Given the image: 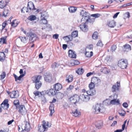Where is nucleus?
I'll return each instance as SVG.
<instances>
[{
  "instance_id": "nucleus-17",
  "label": "nucleus",
  "mask_w": 132,
  "mask_h": 132,
  "mask_svg": "<svg viewBox=\"0 0 132 132\" xmlns=\"http://www.w3.org/2000/svg\"><path fill=\"white\" fill-rule=\"evenodd\" d=\"M62 85L60 83L55 84L54 86V88L56 91H58L61 89L62 88Z\"/></svg>"
},
{
  "instance_id": "nucleus-57",
  "label": "nucleus",
  "mask_w": 132,
  "mask_h": 132,
  "mask_svg": "<svg viewBox=\"0 0 132 132\" xmlns=\"http://www.w3.org/2000/svg\"><path fill=\"white\" fill-rule=\"evenodd\" d=\"M46 13H41V16L42 18H46Z\"/></svg>"
},
{
  "instance_id": "nucleus-46",
  "label": "nucleus",
  "mask_w": 132,
  "mask_h": 132,
  "mask_svg": "<svg viewBox=\"0 0 132 132\" xmlns=\"http://www.w3.org/2000/svg\"><path fill=\"white\" fill-rule=\"evenodd\" d=\"M28 8L26 7H24L23 8L21 9V12L22 13H24L25 12H28Z\"/></svg>"
},
{
  "instance_id": "nucleus-11",
  "label": "nucleus",
  "mask_w": 132,
  "mask_h": 132,
  "mask_svg": "<svg viewBox=\"0 0 132 132\" xmlns=\"http://www.w3.org/2000/svg\"><path fill=\"white\" fill-rule=\"evenodd\" d=\"M90 19L88 15L83 17L81 19V22L82 23H86L90 22Z\"/></svg>"
},
{
  "instance_id": "nucleus-60",
  "label": "nucleus",
  "mask_w": 132,
  "mask_h": 132,
  "mask_svg": "<svg viewBox=\"0 0 132 132\" xmlns=\"http://www.w3.org/2000/svg\"><path fill=\"white\" fill-rule=\"evenodd\" d=\"M59 35L57 34H55L53 35V38L57 39L59 37Z\"/></svg>"
},
{
  "instance_id": "nucleus-19",
  "label": "nucleus",
  "mask_w": 132,
  "mask_h": 132,
  "mask_svg": "<svg viewBox=\"0 0 132 132\" xmlns=\"http://www.w3.org/2000/svg\"><path fill=\"white\" fill-rule=\"evenodd\" d=\"M96 92V91L94 89H89V90L86 91V93L89 96L94 95Z\"/></svg>"
},
{
  "instance_id": "nucleus-6",
  "label": "nucleus",
  "mask_w": 132,
  "mask_h": 132,
  "mask_svg": "<svg viewBox=\"0 0 132 132\" xmlns=\"http://www.w3.org/2000/svg\"><path fill=\"white\" fill-rule=\"evenodd\" d=\"M128 61L126 59H121L120 60L118 63V66L122 69L126 68L127 66Z\"/></svg>"
},
{
  "instance_id": "nucleus-64",
  "label": "nucleus",
  "mask_w": 132,
  "mask_h": 132,
  "mask_svg": "<svg viewBox=\"0 0 132 132\" xmlns=\"http://www.w3.org/2000/svg\"><path fill=\"white\" fill-rule=\"evenodd\" d=\"M119 13H120L119 12H118L116 13L115 14H114V15L113 16V18H116L117 17L118 15L119 14Z\"/></svg>"
},
{
  "instance_id": "nucleus-47",
  "label": "nucleus",
  "mask_w": 132,
  "mask_h": 132,
  "mask_svg": "<svg viewBox=\"0 0 132 132\" xmlns=\"http://www.w3.org/2000/svg\"><path fill=\"white\" fill-rule=\"evenodd\" d=\"M119 115L121 116H124L126 114V112L124 110H121L120 112H118Z\"/></svg>"
},
{
  "instance_id": "nucleus-33",
  "label": "nucleus",
  "mask_w": 132,
  "mask_h": 132,
  "mask_svg": "<svg viewBox=\"0 0 132 132\" xmlns=\"http://www.w3.org/2000/svg\"><path fill=\"white\" fill-rule=\"evenodd\" d=\"M43 92H39L38 91H34L33 93L35 96H38L39 97H40L42 95Z\"/></svg>"
},
{
  "instance_id": "nucleus-34",
  "label": "nucleus",
  "mask_w": 132,
  "mask_h": 132,
  "mask_svg": "<svg viewBox=\"0 0 132 132\" xmlns=\"http://www.w3.org/2000/svg\"><path fill=\"white\" fill-rule=\"evenodd\" d=\"M14 76L15 78V81H17L18 80H20L21 78L24 76V75H20L19 77H18L16 75L14 74Z\"/></svg>"
},
{
  "instance_id": "nucleus-15",
  "label": "nucleus",
  "mask_w": 132,
  "mask_h": 132,
  "mask_svg": "<svg viewBox=\"0 0 132 132\" xmlns=\"http://www.w3.org/2000/svg\"><path fill=\"white\" fill-rule=\"evenodd\" d=\"M44 79L47 82H51L52 80V75L51 74H48L47 75H45Z\"/></svg>"
},
{
  "instance_id": "nucleus-10",
  "label": "nucleus",
  "mask_w": 132,
  "mask_h": 132,
  "mask_svg": "<svg viewBox=\"0 0 132 132\" xmlns=\"http://www.w3.org/2000/svg\"><path fill=\"white\" fill-rule=\"evenodd\" d=\"M8 100L7 99L5 100L1 104V107L4 109L7 110L9 107V104L8 103Z\"/></svg>"
},
{
  "instance_id": "nucleus-61",
  "label": "nucleus",
  "mask_w": 132,
  "mask_h": 132,
  "mask_svg": "<svg viewBox=\"0 0 132 132\" xmlns=\"http://www.w3.org/2000/svg\"><path fill=\"white\" fill-rule=\"evenodd\" d=\"M93 48V45H89L87 48V50H92Z\"/></svg>"
},
{
  "instance_id": "nucleus-7",
  "label": "nucleus",
  "mask_w": 132,
  "mask_h": 132,
  "mask_svg": "<svg viewBox=\"0 0 132 132\" xmlns=\"http://www.w3.org/2000/svg\"><path fill=\"white\" fill-rule=\"evenodd\" d=\"M79 99V96L77 94L74 95L70 98L72 103L74 104H76L77 102H78Z\"/></svg>"
},
{
  "instance_id": "nucleus-45",
  "label": "nucleus",
  "mask_w": 132,
  "mask_h": 132,
  "mask_svg": "<svg viewBox=\"0 0 132 132\" xmlns=\"http://www.w3.org/2000/svg\"><path fill=\"white\" fill-rule=\"evenodd\" d=\"M3 15L5 16H7L9 14V11L7 9H5L3 12Z\"/></svg>"
},
{
  "instance_id": "nucleus-40",
  "label": "nucleus",
  "mask_w": 132,
  "mask_h": 132,
  "mask_svg": "<svg viewBox=\"0 0 132 132\" xmlns=\"http://www.w3.org/2000/svg\"><path fill=\"white\" fill-rule=\"evenodd\" d=\"M78 36V31H73L72 33V35L71 36L72 37H76Z\"/></svg>"
},
{
  "instance_id": "nucleus-13",
  "label": "nucleus",
  "mask_w": 132,
  "mask_h": 132,
  "mask_svg": "<svg viewBox=\"0 0 132 132\" xmlns=\"http://www.w3.org/2000/svg\"><path fill=\"white\" fill-rule=\"evenodd\" d=\"M114 96H116V98L111 100L110 102L111 104L113 105L119 104L120 103L118 99H117V94H114Z\"/></svg>"
},
{
  "instance_id": "nucleus-3",
  "label": "nucleus",
  "mask_w": 132,
  "mask_h": 132,
  "mask_svg": "<svg viewBox=\"0 0 132 132\" xmlns=\"http://www.w3.org/2000/svg\"><path fill=\"white\" fill-rule=\"evenodd\" d=\"M92 110L93 112L96 114L103 113L105 110V109L102 104L98 103L93 106Z\"/></svg>"
},
{
  "instance_id": "nucleus-42",
  "label": "nucleus",
  "mask_w": 132,
  "mask_h": 132,
  "mask_svg": "<svg viewBox=\"0 0 132 132\" xmlns=\"http://www.w3.org/2000/svg\"><path fill=\"white\" fill-rule=\"evenodd\" d=\"M98 33L97 32H94L92 35L93 38L94 39H97L98 38Z\"/></svg>"
},
{
  "instance_id": "nucleus-25",
  "label": "nucleus",
  "mask_w": 132,
  "mask_h": 132,
  "mask_svg": "<svg viewBox=\"0 0 132 132\" xmlns=\"http://www.w3.org/2000/svg\"><path fill=\"white\" fill-rule=\"evenodd\" d=\"M108 25L110 27L113 28L116 26V22L114 20H112L108 22Z\"/></svg>"
},
{
  "instance_id": "nucleus-26",
  "label": "nucleus",
  "mask_w": 132,
  "mask_h": 132,
  "mask_svg": "<svg viewBox=\"0 0 132 132\" xmlns=\"http://www.w3.org/2000/svg\"><path fill=\"white\" fill-rule=\"evenodd\" d=\"M131 50V47L129 45L126 44L124 45L123 48L124 51L128 52Z\"/></svg>"
},
{
  "instance_id": "nucleus-32",
  "label": "nucleus",
  "mask_w": 132,
  "mask_h": 132,
  "mask_svg": "<svg viewBox=\"0 0 132 132\" xmlns=\"http://www.w3.org/2000/svg\"><path fill=\"white\" fill-rule=\"evenodd\" d=\"M19 23V21H17L16 20H14L11 23V26L12 27H15L17 26Z\"/></svg>"
},
{
  "instance_id": "nucleus-41",
  "label": "nucleus",
  "mask_w": 132,
  "mask_h": 132,
  "mask_svg": "<svg viewBox=\"0 0 132 132\" xmlns=\"http://www.w3.org/2000/svg\"><path fill=\"white\" fill-rule=\"evenodd\" d=\"M87 12L83 10H82L80 12L81 16L83 17L87 15Z\"/></svg>"
},
{
  "instance_id": "nucleus-20",
  "label": "nucleus",
  "mask_w": 132,
  "mask_h": 132,
  "mask_svg": "<svg viewBox=\"0 0 132 132\" xmlns=\"http://www.w3.org/2000/svg\"><path fill=\"white\" fill-rule=\"evenodd\" d=\"M91 82L95 85L98 84L100 82V80L97 77H93L91 80Z\"/></svg>"
},
{
  "instance_id": "nucleus-63",
  "label": "nucleus",
  "mask_w": 132,
  "mask_h": 132,
  "mask_svg": "<svg viewBox=\"0 0 132 132\" xmlns=\"http://www.w3.org/2000/svg\"><path fill=\"white\" fill-rule=\"evenodd\" d=\"M73 86L72 85H70L69 88H67V89L68 90H71L73 88Z\"/></svg>"
},
{
  "instance_id": "nucleus-24",
  "label": "nucleus",
  "mask_w": 132,
  "mask_h": 132,
  "mask_svg": "<svg viewBox=\"0 0 132 132\" xmlns=\"http://www.w3.org/2000/svg\"><path fill=\"white\" fill-rule=\"evenodd\" d=\"M47 94L49 96H53L55 94V91L53 89H50L47 91Z\"/></svg>"
},
{
  "instance_id": "nucleus-16",
  "label": "nucleus",
  "mask_w": 132,
  "mask_h": 132,
  "mask_svg": "<svg viewBox=\"0 0 132 132\" xmlns=\"http://www.w3.org/2000/svg\"><path fill=\"white\" fill-rule=\"evenodd\" d=\"M73 79V77L72 75H67L65 81L68 83H70L72 82Z\"/></svg>"
},
{
  "instance_id": "nucleus-14",
  "label": "nucleus",
  "mask_w": 132,
  "mask_h": 132,
  "mask_svg": "<svg viewBox=\"0 0 132 132\" xmlns=\"http://www.w3.org/2000/svg\"><path fill=\"white\" fill-rule=\"evenodd\" d=\"M79 27L80 29L83 32H85L88 30V26L85 23L80 24L79 26Z\"/></svg>"
},
{
  "instance_id": "nucleus-27",
  "label": "nucleus",
  "mask_w": 132,
  "mask_h": 132,
  "mask_svg": "<svg viewBox=\"0 0 132 132\" xmlns=\"http://www.w3.org/2000/svg\"><path fill=\"white\" fill-rule=\"evenodd\" d=\"M103 126V122L101 121H98L95 124V126L98 129L101 128Z\"/></svg>"
},
{
  "instance_id": "nucleus-36",
  "label": "nucleus",
  "mask_w": 132,
  "mask_h": 132,
  "mask_svg": "<svg viewBox=\"0 0 132 132\" xmlns=\"http://www.w3.org/2000/svg\"><path fill=\"white\" fill-rule=\"evenodd\" d=\"M5 54L3 52H0V61H3L5 59Z\"/></svg>"
},
{
  "instance_id": "nucleus-9",
  "label": "nucleus",
  "mask_w": 132,
  "mask_h": 132,
  "mask_svg": "<svg viewBox=\"0 0 132 132\" xmlns=\"http://www.w3.org/2000/svg\"><path fill=\"white\" fill-rule=\"evenodd\" d=\"M80 99L82 101L87 102L90 99L88 95H86L84 94H81L79 96Z\"/></svg>"
},
{
  "instance_id": "nucleus-49",
  "label": "nucleus",
  "mask_w": 132,
  "mask_h": 132,
  "mask_svg": "<svg viewBox=\"0 0 132 132\" xmlns=\"http://www.w3.org/2000/svg\"><path fill=\"white\" fill-rule=\"evenodd\" d=\"M59 65L57 63H54L52 64V67L53 68H55L58 67Z\"/></svg>"
},
{
  "instance_id": "nucleus-51",
  "label": "nucleus",
  "mask_w": 132,
  "mask_h": 132,
  "mask_svg": "<svg viewBox=\"0 0 132 132\" xmlns=\"http://www.w3.org/2000/svg\"><path fill=\"white\" fill-rule=\"evenodd\" d=\"M103 44L101 40H99L96 44V45L98 46L101 47L103 46Z\"/></svg>"
},
{
  "instance_id": "nucleus-4",
  "label": "nucleus",
  "mask_w": 132,
  "mask_h": 132,
  "mask_svg": "<svg viewBox=\"0 0 132 132\" xmlns=\"http://www.w3.org/2000/svg\"><path fill=\"white\" fill-rule=\"evenodd\" d=\"M30 128L29 123L27 122L24 121L18 126V130L20 132L24 131L28 132L30 130Z\"/></svg>"
},
{
  "instance_id": "nucleus-8",
  "label": "nucleus",
  "mask_w": 132,
  "mask_h": 132,
  "mask_svg": "<svg viewBox=\"0 0 132 132\" xmlns=\"http://www.w3.org/2000/svg\"><path fill=\"white\" fill-rule=\"evenodd\" d=\"M19 112L22 115L26 114L27 113V110L24 105H21L19 106Z\"/></svg>"
},
{
  "instance_id": "nucleus-2",
  "label": "nucleus",
  "mask_w": 132,
  "mask_h": 132,
  "mask_svg": "<svg viewBox=\"0 0 132 132\" xmlns=\"http://www.w3.org/2000/svg\"><path fill=\"white\" fill-rule=\"evenodd\" d=\"M20 29L29 38V41L31 43H33L37 39L38 37L36 35L34 32H32L31 30L26 33V31L24 30V29L22 28H21Z\"/></svg>"
},
{
  "instance_id": "nucleus-56",
  "label": "nucleus",
  "mask_w": 132,
  "mask_h": 132,
  "mask_svg": "<svg viewBox=\"0 0 132 132\" xmlns=\"http://www.w3.org/2000/svg\"><path fill=\"white\" fill-rule=\"evenodd\" d=\"M122 106L125 108H127L128 106V105L127 102H125L122 104Z\"/></svg>"
},
{
  "instance_id": "nucleus-1",
  "label": "nucleus",
  "mask_w": 132,
  "mask_h": 132,
  "mask_svg": "<svg viewBox=\"0 0 132 132\" xmlns=\"http://www.w3.org/2000/svg\"><path fill=\"white\" fill-rule=\"evenodd\" d=\"M42 77L40 75L35 76L32 78V80L35 84V88L37 89H38L42 85V83L40 80Z\"/></svg>"
},
{
  "instance_id": "nucleus-50",
  "label": "nucleus",
  "mask_w": 132,
  "mask_h": 132,
  "mask_svg": "<svg viewBox=\"0 0 132 132\" xmlns=\"http://www.w3.org/2000/svg\"><path fill=\"white\" fill-rule=\"evenodd\" d=\"M14 104L17 108L18 106L19 105V101L18 100H15L13 102Z\"/></svg>"
},
{
  "instance_id": "nucleus-53",
  "label": "nucleus",
  "mask_w": 132,
  "mask_h": 132,
  "mask_svg": "<svg viewBox=\"0 0 132 132\" xmlns=\"http://www.w3.org/2000/svg\"><path fill=\"white\" fill-rule=\"evenodd\" d=\"M117 48L116 46L113 45H112L111 48V51L112 52H113L115 51Z\"/></svg>"
},
{
  "instance_id": "nucleus-21",
  "label": "nucleus",
  "mask_w": 132,
  "mask_h": 132,
  "mask_svg": "<svg viewBox=\"0 0 132 132\" xmlns=\"http://www.w3.org/2000/svg\"><path fill=\"white\" fill-rule=\"evenodd\" d=\"M72 113L73 115L75 117H79L81 115V113L79 110L76 109L75 111H72Z\"/></svg>"
},
{
  "instance_id": "nucleus-30",
  "label": "nucleus",
  "mask_w": 132,
  "mask_h": 132,
  "mask_svg": "<svg viewBox=\"0 0 132 132\" xmlns=\"http://www.w3.org/2000/svg\"><path fill=\"white\" fill-rule=\"evenodd\" d=\"M101 71L104 73L106 74L110 72V70L107 68L104 67L101 69Z\"/></svg>"
},
{
  "instance_id": "nucleus-43",
  "label": "nucleus",
  "mask_w": 132,
  "mask_h": 132,
  "mask_svg": "<svg viewBox=\"0 0 132 132\" xmlns=\"http://www.w3.org/2000/svg\"><path fill=\"white\" fill-rule=\"evenodd\" d=\"M7 5L5 3L2 2V1H0V8H3Z\"/></svg>"
},
{
  "instance_id": "nucleus-31",
  "label": "nucleus",
  "mask_w": 132,
  "mask_h": 132,
  "mask_svg": "<svg viewBox=\"0 0 132 132\" xmlns=\"http://www.w3.org/2000/svg\"><path fill=\"white\" fill-rule=\"evenodd\" d=\"M69 12L71 13H74L76 11L77 8L74 7H70L68 8Z\"/></svg>"
},
{
  "instance_id": "nucleus-23",
  "label": "nucleus",
  "mask_w": 132,
  "mask_h": 132,
  "mask_svg": "<svg viewBox=\"0 0 132 132\" xmlns=\"http://www.w3.org/2000/svg\"><path fill=\"white\" fill-rule=\"evenodd\" d=\"M28 8L30 11L31 10H35L36 9L35 8L34 4L32 2H28Z\"/></svg>"
},
{
  "instance_id": "nucleus-29",
  "label": "nucleus",
  "mask_w": 132,
  "mask_h": 132,
  "mask_svg": "<svg viewBox=\"0 0 132 132\" xmlns=\"http://www.w3.org/2000/svg\"><path fill=\"white\" fill-rule=\"evenodd\" d=\"M37 18L35 15H31L29 16L27 19L29 20L32 21L37 20Z\"/></svg>"
},
{
  "instance_id": "nucleus-54",
  "label": "nucleus",
  "mask_w": 132,
  "mask_h": 132,
  "mask_svg": "<svg viewBox=\"0 0 132 132\" xmlns=\"http://www.w3.org/2000/svg\"><path fill=\"white\" fill-rule=\"evenodd\" d=\"M100 16V14H92L91 15V16L93 17L97 18L99 17Z\"/></svg>"
},
{
  "instance_id": "nucleus-55",
  "label": "nucleus",
  "mask_w": 132,
  "mask_h": 132,
  "mask_svg": "<svg viewBox=\"0 0 132 132\" xmlns=\"http://www.w3.org/2000/svg\"><path fill=\"white\" fill-rule=\"evenodd\" d=\"M7 24V22L6 21H5L4 22L2 25V29H3L6 26Z\"/></svg>"
},
{
  "instance_id": "nucleus-5",
  "label": "nucleus",
  "mask_w": 132,
  "mask_h": 132,
  "mask_svg": "<svg viewBox=\"0 0 132 132\" xmlns=\"http://www.w3.org/2000/svg\"><path fill=\"white\" fill-rule=\"evenodd\" d=\"M49 127L48 122L44 121L42 126H39V132H44L47 131Z\"/></svg>"
},
{
  "instance_id": "nucleus-58",
  "label": "nucleus",
  "mask_w": 132,
  "mask_h": 132,
  "mask_svg": "<svg viewBox=\"0 0 132 132\" xmlns=\"http://www.w3.org/2000/svg\"><path fill=\"white\" fill-rule=\"evenodd\" d=\"M54 105L53 104H51L49 107L50 110H54Z\"/></svg>"
},
{
  "instance_id": "nucleus-44",
  "label": "nucleus",
  "mask_w": 132,
  "mask_h": 132,
  "mask_svg": "<svg viewBox=\"0 0 132 132\" xmlns=\"http://www.w3.org/2000/svg\"><path fill=\"white\" fill-rule=\"evenodd\" d=\"M19 38L21 42L23 43H26L27 42L26 39V37H20Z\"/></svg>"
},
{
  "instance_id": "nucleus-52",
  "label": "nucleus",
  "mask_w": 132,
  "mask_h": 132,
  "mask_svg": "<svg viewBox=\"0 0 132 132\" xmlns=\"http://www.w3.org/2000/svg\"><path fill=\"white\" fill-rule=\"evenodd\" d=\"M6 76V74L5 72H3L2 73V74H1L0 75V76L1 77V79H3Z\"/></svg>"
},
{
  "instance_id": "nucleus-59",
  "label": "nucleus",
  "mask_w": 132,
  "mask_h": 132,
  "mask_svg": "<svg viewBox=\"0 0 132 132\" xmlns=\"http://www.w3.org/2000/svg\"><path fill=\"white\" fill-rule=\"evenodd\" d=\"M73 63L74 65H77L79 64V62L77 60H74L73 61Z\"/></svg>"
},
{
  "instance_id": "nucleus-37",
  "label": "nucleus",
  "mask_w": 132,
  "mask_h": 132,
  "mask_svg": "<svg viewBox=\"0 0 132 132\" xmlns=\"http://www.w3.org/2000/svg\"><path fill=\"white\" fill-rule=\"evenodd\" d=\"M93 52L92 51H86L85 53V55L87 57H90L93 55Z\"/></svg>"
},
{
  "instance_id": "nucleus-28",
  "label": "nucleus",
  "mask_w": 132,
  "mask_h": 132,
  "mask_svg": "<svg viewBox=\"0 0 132 132\" xmlns=\"http://www.w3.org/2000/svg\"><path fill=\"white\" fill-rule=\"evenodd\" d=\"M63 38L67 42L71 41L72 39V37L70 35L65 36L63 37Z\"/></svg>"
},
{
  "instance_id": "nucleus-12",
  "label": "nucleus",
  "mask_w": 132,
  "mask_h": 132,
  "mask_svg": "<svg viewBox=\"0 0 132 132\" xmlns=\"http://www.w3.org/2000/svg\"><path fill=\"white\" fill-rule=\"evenodd\" d=\"M10 95L12 98H16L19 97L18 92L17 90L12 91L10 93Z\"/></svg>"
},
{
  "instance_id": "nucleus-62",
  "label": "nucleus",
  "mask_w": 132,
  "mask_h": 132,
  "mask_svg": "<svg viewBox=\"0 0 132 132\" xmlns=\"http://www.w3.org/2000/svg\"><path fill=\"white\" fill-rule=\"evenodd\" d=\"M132 5V3H129L126 4H125L123 5V7H126L127 6H129L131 5Z\"/></svg>"
},
{
  "instance_id": "nucleus-18",
  "label": "nucleus",
  "mask_w": 132,
  "mask_h": 132,
  "mask_svg": "<svg viewBox=\"0 0 132 132\" xmlns=\"http://www.w3.org/2000/svg\"><path fill=\"white\" fill-rule=\"evenodd\" d=\"M117 85H114L112 88V91L113 92H115L116 90H118L119 87L120 86V84L118 82H117Z\"/></svg>"
},
{
  "instance_id": "nucleus-38",
  "label": "nucleus",
  "mask_w": 132,
  "mask_h": 132,
  "mask_svg": "<svg viewBox=\"0 0 132 132\" xmlns=\"http://www.w3.org/2000/svg\"><path fill=\"white\" fill-rule=\"evenodd\" d=\"M84 72V70L81 68H80L78 69L76 71V72L79 75H80L83 73Z\"/></svg>"
},
{
  "instance_id": "nucleus-48",
  "label": "nucleus",
  "mask_w": 132,
  "mask_h": 132,
  "mask_svg": "<svg viewBox=\"0 0 132 132\" xmlns=\"http://www.w3.org/2000/svg\"><path fill=\"white\" fill-rule=\"evenodd\" d=\"M95 84L92 83L91 82L89 85V89H94V88L95 87Z\"/></svg>"
},
{
  "instance_id": "nucleus-22",
  "label": "nucleus",
  "mask_w": 132,
  "mask_h": 132,
  "mask_svg": "<svg viewBox=\"0 0 132 132\" xmlns=\"http://www.w3.org/2000/svg\"><path fill=\"white\" fill-rule=\"evenodd\" d=\"M69 56L71 58H76V55L75 52L71 50H69Z\"/></svg>"
},
{
  "instance_id": "nucleus-35",
  "label": "nucleus",
  "mask_w": 132,
  "mask_h": 132,
  "mask_svg": "<svg viewBox=\"0 0 132 132\" xmlns=\"http://www.w3.org/2000/svg\"><path fill=\"white\" fill-rule=\"evenodd\" d=\"M6 36H5L1 38L0 39V43L2 44H6Z\"/></svg>"
},
{
  "instance_id": "nucleus-39",
  "label": "nucleus",
  "mask_w": 132,
  "mask_h": 132,
  "mask_svg": "<svg viewBox=\"0 0 132 132\" xmlns=\"http://www.w3.org/2000/svg\"><path fill=\"white\" fill-rule=\"evenodd\" d=\"M40 23L42 24H46L47 23V20L45 18H42L40 21Z\"/></svg>"
}]
</instances>
